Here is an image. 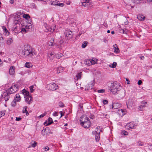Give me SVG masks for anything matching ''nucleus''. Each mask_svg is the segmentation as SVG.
I'll return each mask as SVG.
<instances>
[{
	"instance_id": "nucleus-42",
	"label": "nucleus",
	"mask_w": 152,
	"mask_h": 152,
	"mask_svg": "<svg viewBox=\"0 0 152 152\" xmlns=\"http://www.w3.org/2000/svg\"><path fill=\"white\" fill-rule=\"evenodd\" d=\"M100 126H98L96 127V131H97V133H100L101 132H102V130L100 129Z\"/></svg>"
},
{
	"instance_id": "nucleus-34",
	"label": "nucleus",
	"mask_w": 152,
	"mask_h": 152,
	"mask_svg": "<svg viewBox=\"0 0 152 152\" xmlns=\"http://www.w3.org/2000/svg\"><path fill=\"white\" fill-rule=\"evenodd\" d=\"M63 40H60V41L59 42V43L60 44L59 45H58L57 46V47H58V48H61L62 47V44H63Z\"/></svg>"
},
{
	"instance_id": "nucleus-13",
	"label": "nucleus",
	"mask_w": 152,
	"mask_h": 152,
	"mask_svg": "<svg viewBox=\"0 0 152 152\" xmlns=\"http://www.w3.org/2000/svg\"><path fill=\"white\" fill-rule=\"evenodd\" d=\"M48 60L51 61H52L54 58V56H55V55L54 53H50L48 54Z\"/></svg>"
},
{
	"instance_id": "nucleus-40",
	"label": "nucleus",
	"mask_w": 152,
	"mask_h": 152,
	"mask_svg": "<svg viewBox=\"0 0 152 152\" xmlns=\"http://www.w3.org/2000/svg\"><path fill=\"white\" fill-rule=\"evenodd\" d=\"M58 105L61 107H64L63 103L61 102H60L58 103Z\"/></svg>"
},
{
	"instance_id": "nucleus-30",
	"label": "nucleus",
	"mask_w": 152,
	"mask_h": 152,
	"mask_svg": "<svg viewBox=\"0 0 152 152\" xmlns=\"http://www.w3.org/2000/svg\"><path fill=\"white\" fill-rule=\"evenodd\" d=\"M13 41L12 38H9L7 40V44L8 45H10L12 43Z\"/></svg>"
},
{
	"instance_id": "nucleus-39",
	"label": "nucleus",
	"mask_w": 152,
	"mask_h": 152,
	"mask_svg": "<svg viewBox=\"0 0 152 152\" xmlns=\"http://www.w3.org/2000/svg\"><path fill=\"white\" fill-rule=\"evenodd\" d=\"M117 63L115 62H113V64L111 65L112 66H110V67L112 68H115L116 67V65H117Z\"/></svg>"
},
{
	"instance_id": "nucleus-2",
	"label": "nucleus",
	"mask_w": 152,
	"mask_h": 152,
	"mask_svg": "<svg viewBox=\"0 0 152 152\" xmlns=\"http://www.w3.org/2000/svg\"><path fill=\"white\" fill-rule=\"evenodd\" d=\"M81 118L82 119L80 120L81 124L84 128H88L91 126V123L89 121V118L86 115L82 116Z\"/></svg>"
},
{
	"instance_id": "nucleus-21",
	"label": "nucleus",
	"mask_w": 152,
	"mask_h": 152,
	"mask_svg": "<svg viewBox=\"0 0 152 152\" xmlns=\"http://www.w3.org/2000/svg\"><path fill=\"white\" fill-rule=\"evenodd\" d=\"M82 5L84 7H88L90 5L89 0H86L85 1L82 3Z\"/></svg>"
},
{
	"instance_id": "nucleus-63",
	"label": "nucleus",
	"mask_w": 152,
	"mask_h": 152,
	"mask_svg": "<svg viewBox=\"0 0 152 152\" xmlns=\"http://www.w3.org/2000/svg\"><path fill=\"white\" fill-rule=\"evenodd\" d=\"M46 131V129H43L42 130V133L43 135H45V131Z\"/></svg>"
},
{
	"instance_id": "nucleus-10",
	"label": "nucleus",
	"mask_w": 152,
	"mask_h": 152,
	"mask_svg": "<svg viewBox=\"0 0 152 152\" xmlns=\"http://www.w3.org/2000/svg\"><path fill=\"white\" fill-rule=\"evenodd\" d=\"M147 103V102L145 101L141 102V105L139 106L138 109L140 111H142L144 108L146 107L145 104H146Z\"/></svg>"
},
{
	"instance_id": "nucleus-22",
	"label": "nucleus",
	"mask_w": 152,
	"mask_h": 152,
	"mask_svg": "<svg viewBox=\"0 0 152 152\" xmlns=\"http://www.w3.org/2000/svg\"><path fill=\"white\" fill-rule=\"evenodd\" d=\"M81 75L82 72L78 73L76 75V77L74 78L75 80H77L79 79H80L81 78Z\"/></svg>"
},
{
	"instance_id": "nucleus-43",
	"label": "nucleus",
	"mask_w": 152,
	"mask_h": 152,
	"mask_svg": "<svg viewBox=\"0 0 152 152\" xmlns=\"http://www.w3.org/2000/svg\"><path fill=\"white\" fill-rule=\"evenodd\" d=\"M100 126H98L96 127V131H97V133H100L101 132H102V130L100 129Z\"/></svg>"
},
{
	"instance_id": "nucleus-44",
	"label": "nucleus",
	"mask_w": 152,
	"mask_h": 152,
	"mask_svg": "<svg viewBox=\"0 0 152 152\" xmlns=\"http://www.w3.org/2000/svg\"><path fill=\"white\" fill-rule=\"evenodd\" d=\"M134 3L136 4L139 3L141 1V0H132Z\"/></svg>"
},
{
	"instance_id": "nucleus-54",
	"label": "nucleus",
	"mask_w": 152,
	"mask_h": 152,
	"mask_svg": "<svg viewBox=\"0 0 152 152\" xmlns=\"http://www.w3.org/2000/svg\"><path fill=\"white\" fill-rule=\"evenodd\" d=\"M53 115L54 116H56L58 115V113L57 112H55L53 113Z\"/></svg>"
},
{
	"instance_id": "nucleus-45",
	"label": "nucleus",
	"mask_w": 152,
	"mask_h": 152,
	"mask_svg": "<svg viewBox=\"0 0 152 152\" xmlns=\"http://www.w3.org/2000/svg\"><path fill=\"white\" fill-rule=\"evenodd\" d=\"M34 87V86H32L30 87V90L31 92H33L34 91V89H33Z\"/></svg>"
},
{
	"instance_id": "nucleus-57",
	"label": "nucleus",
	"mask_w": 152,
	"mask_h": 152,
	"mask_svg": "<svg viewBox=\"0 0 152 152\" xmlns=\"http://www.w3.org/2000/svg\"><path fill=\"white\" fill-rule=\"evenodd\" d=\"M91 64H94L95 63V61L94 60H91Z\"/></svg>"
},
{
	"instance_id": "nucleus-29",
	"label": "nucleus",
	"mask_w": 152,
	"mask_h": 152,
	"mask_svg": "<svg viewBox=\"0 0 152 152\" xmlns=\"http://www.w3.org/2000/svg\"><path fill=\"white\" fill-rule=\"evenodd\" d=\"M25 66L28 68H30L32 66V65L31 63L26 62L25 64Z\"/></svg>"
},
{
	"instance_id": "nucleus-35",
	"label": "nucleus",
	"mask_w": 152,
	"mask_h": 152,
	"mask_svg": "<svg viewBox=\"0 0 152 152\" xmlns=\"http://www.w3.org/2000/svg\"><path fill=\"white\" fill-rule=\"evenodd\" d=\"M88 42L87 41H84L83 42V44L82 45V47L83 48H85L87 46Z\"/></svg>"
},
{
	"instance_id": "nucleus-51",
	"label": "nucleus",
	"mask_w": 152,
	"mask_h": 152,
	"mask_svg": "<svg viewBox=\"0 0 152 152\" xmlns=\"http://www.w3.org/2000/svg\"><path fill=\"white\" fill-rule=\"evenodd\" d=\"M47 114L46 113H44L43 114H41L39 116V117L40 118H42L46 115Z\"/></svg>"
},
{
	"instance_id": "nucleus-26",
	"label": "nucleus",
	"mask_w": 152,
	"mask_h": 152,
	"mask_svg": "<svg viewBox=\"0 0 152 152\" xmlns=\"http://www.w3.org/2000/svg\"><path fill=\"white\" fill-rule=\"evenodd\" d=\"M2 28L3 29V31H4V33L5 34V35L7 36L9 35L10 33L8 31L6 27L4 26H2Z\"/></svg>"
},
{
	"instance_id": "nucleus-15",
	"label": "nucleus",
	"mask_w": 152,
	"mask_h": 152,
	"mask_svg": "<svg viewBox=\"0 0 152 152\" xmlns=\"http://www.w3.org/2000/svg\"><path fill=\"white\" fill-rule=\"evenodd\" d=\"M93 134H94L95 135V138L96 141H97L99 140L100 139L99 133H97V131H96L94 132L93 131L92 132Z\"/></svg>"
},
{
	"instance_id": "nucleus-62",
	"label": "nucleus",
	"mask_w": 152,
	"mask_h": 152,
	"mask_svg": "<svg viewBox=\"0 0 152 152\" xmlns=\"http://www.w3.org/2000/svg\"><path fill=\"white\" fill-rule=\"evenodd\" d=\"M21 118L20 117H16V121H20Z\"/></svg>"
},
{
	"instance_id": "nucleus-7",
	"label": "nucleus",
	"mask_w": 152,
	"mask_h": 152,
	"mask_svg": "<svg viewBox=\"0 0 152 152\" xmlns=\"http://www.w3.org/2000/svg\"><path fill=\"white\" fill-rule=\"evenodd\" d=\"M13 30L15 33L18 34L19 32H20L21 28L20 27V24L18 23H17L13 27Z\"/></svg>"
},
{
	"instance_id": "nucleus-46",
	"label": "nucleus",
	"mask_w": 152,
	"mask_h": 152,
	"mask_svg": "<svg viewBox=\"0 0 152 152\" xmlns=\"http://www.w3.org/2000/svg\"><path fill=\"white\" fill-rule=\"evenodd\" d=\"M5 115V113L4 111H1L0 112V118L1 117Z\"/></svg>"
},
{
	"instance_id": "nucleus-33",
	"label": "nucleus",
	"mask_w": 152,
	"mask_h": 152,
	"mask_svg": "<svg viewBox=\"0 0 152 152\" xmlns=\"http://www.w3.org/2000/svg\"><path fill=\"white\" fill-rule=\"evenodd\" d=\"M63 56V54L60 53H59L55 55V57L56 58L59 59Z\"/></svg>"
},
{
	"instance_id": "nucleus-12",
	"label": "nucleus",
	"mask_w": 152,
	"mask_h": 152,
	"mask_svg": "<svg viewBox=\"0 0 152 152\" xmlns=\"http://www.w3.org/2000/svg\"><path fill=\"white\" fill-rule=\"evenodd\" d=\"M25 102H26L28 104H29L32 103L33 100L31 96L26 97H25Z\"/></svg>"
},
{
	"instance_id": "nucleus-19",
	"label": "nucleus",
	"mask_w": 152,
	"mask_h": 152,
	"mask_svg": "<svg viewBox=\"0 0 152 152\" xmlns=\"http://www.w3.org/2000/svg\"><path fill=\"white\" fill-rule=\"evenodd\" d=\"M15 67L13 66H11L9 70V74L11 75H13L15 73Z\"/></svg>"
},
{
	"instance_id": "nucleus-56",
	"label": "nucleus",
	"mask_w": 152,
	"mask_h": 152,
	"mask_svg": "<svg viewBox=\"0 0 152 152\" xmlns=\"http://www.w3.org/2000/svg\"><path fill=\"white\" fill-rule=\"evenodd\" d=\"M71 3V2L69 0H66V3L67 5H69Z\"/></svg>"
},
{
	"instance_id": "nucleus-58",
	"label": "nucleus",
	"mask_w": 152,
	"mask_h": 152,
	"mask_svg": "<svg viewBox=\"0 0 152 152\" xmlns=\"http://www.w3.org/2000/svg\"><path fill=\"white\" fill-rule=\"evenodd\" d=\"M49 149V148L48 146L45 147L44 148V150L45 151H48Z\"/></svg>"
},
{
	"instance_id": "nucleus-8",
	"label": "nucleus",
	"mask_w": 152,
	"mask_h": 152,
	"mask_svg": "<svg viewBox=\"0 0 152 152\" xmlns=\"http://www.w3.org/2000/svg\"><path fill=\"white\" fill-rule=\"evenodd\" d=\"M66 37L67 38V39H71L73 37V33L72 31L69 30H66L65 32Z\"/></svg>"
},
{
	"instance_id": "nucleus-38",
	"label": "nucleus",
	"mask_w": 152,
	"mask_h": 152,
	"mask_svg": "<svg viewBox=\"0 0 152 152\" xmlns=\"http://www.w3.org/2000/svg\"><path fill=\"white\" fill-rule=\"evenodd\" d=\"M16 101L14 100L11 103V105L12 107H15L16 104Z\"/></svg>"
},
{
	"instance_id": "nucleus-3",
	"label": "nucleus",
	"mask_w": 152,
	"mask_h": 152,
	"mask_svg": "<svg viewBox=\"0 0 152 152\" xmlns=\"http://www.w3.org/2000/svg\"><path fill=\"white\" fill-rule=\"evenodd\" d=\"M24 55L26 56L32 57L35 53L29 46H25L24 50Z\"/></svg>"
},
{
	"instance_id": "nucleus-16",
	"label": "nucleus",
	"mask_w": 152,
	"mask_h": 152,
	"mask_svg": "<svg viewBox=\"0 0 152 152\" xmlns=\"http://www.w3.org/2000/svg\"><path fill=\"white\" fill-rule=\"evenodd\" d=\"M121 106L118 103H114L112 105V109H117L120 107Z\"/></svg>"
},
{
	"instance_id": "nucleus-4",
	"label": "nucleus",
	"mask_w": 152,
	"mask_h": 152,
	"mask_svg": "<svg viewBox=\"0 0 152 152\" xmlns=\"http://www.w3.org/2000/svg\"><path fill=\"white\" fill-rule=\"evenodd\" d=\"M19 87V86L18 84L14 85L8 89V92L10 94L15 93L18 91Z\"/></svg>"
},
{
	"instance_id": "nucleus-23",
	"label": "nucleus",
	"mask_w": 152,
	"mask_h": 152,
	"mask_svg": "<svg viewBox=\"0 0 152 152\" xmlns=\"http://www.w3.org/2000/svg\"><path fill=\"white\" fill-rule=\"evenodd\" d=\"M37 144V143L34 141L32 140L31 141L30 145H29V148L31 147L34 148L35 147Z\"/></svg>"
},
{
	"instance_id": "nucleus-50",
	"label": "nucleus",
	"mask_w": 152,
	"mask_h": 152,
	"mask_svg": "<svg viewBox=\"0 0 152 152\" xmlns=\"http://www.w3.org/2000/svg\"><path fill=\"white\" fill-rule=\"evenodd\" d=\"M104 92L105 90L103 89L99 90H98V92L99 93H104Z\"/></svg>"
},
{
	"instance_id": "nucleus-64",
	"label": "nucleus",
	"mask_w": 152,
	"mask_h": 152,
	"mask_svg": "<svg viewBox=\"0 0 152 152\" xmlns=\"http://www.w3.org/2000/svg\"><path fill=\"white\" fill-rule=\"evenodd\" d=\"M149 148L151 150H152V144L151 145H150L148 146Z\"/></svg>"
},
{
	"instance_id": "nucleus-5",
	"label": "nucleus",
	"mask_w": 152,
	"mask_h": 152,
	"mask_svg": "<svg viewBox=\"0 0 152 152\" xmlns=\"http://www.w3.org/2000/svg\"><path fill=\"white\" fill-rule=\"evenodd\" d=\"M47 88L50 90L55 91L58 88V86L54 83H52L48 84Z\"/></svg>"
},
{
	"instance_id": "nucleus-41",
	"label": "nucleus",
	"mask_w": 152,
	"mask_h": 152,
	"mask_svg": "<svg viewBox=\"0 0 152 152\" xmlns=\"http://www.w3.org/2000/svg\"><path fill=\"white\" fill-rule=\"evenodd\" d=\"M100 126H98L96 127V131H97V133H100L101 132H102V130L100 129Z\"/></svg>"
},
{
	"instance_id": "nucleus-28",
	"label": "nucleus",
	"mask_w": 152,
	"mask_h": 152,
	"mask_svg": "<svg viewBox=\"0 0 152 152\" xmlns=\"http://www.w3.org/2000/svg\"><path fill=\"white\" fill-rule=\"evenodd\" d=\"M44 26L46 28V29H45L44 30L46 32H48L50 31L49 29L50 27L47 24H44Z\"/></svg>"
},
{
	"instance_id": "nucleus-61",
	"label": "nucleus",
	"mask_w": 152,
	"mask_h": 152,
	"mask_svg": "<svg viewBox=\"0 0 152 152\" xmlns=\"http://www.w3.org/2000/svg\"><path fill=\"white\" fill-rule=\"evenodd\" d=\"M127 32V31H126V29H123V33L124 34H126Z\"/></svg>"
},
{
	"instance_id": "nucleus-59",
	"label": "nucleus",
	"mask_w": 152,
	"mask_h": 152,
	"mask_svg": "<svg viewBox=\"0 0 152 152\" xmlns=\"http://www.w3.org/2000/svg\"><path fill=\"white\" fill-rule=\"evenodd\" d=\"M124 20L125 21V22H124L125 24L126 25L128 23V21L126 19V18H125L124 19Z\"/></svg>"
},
{
	"instance_id": "nucleus-53",
	"label": "nucleus",
	"mask_w": 152,
	"mask_h": 152,
	"mask_svg": "<svg viewBox=\"0 0 152 152\" xmlns=\"http://www.w3.org/2000/svg\"><path fill=\"white\" fill-rule=\"evenodd\" d=\"M103 102L104 104H107L108 101L106 100H104L103 101Z\"/></svg>"
},
{
	"instance_id": "nucleus-25",
	"label": "nucleus",
	"mask_w": 152,
	"mask_h": 152,
	"mask_svg": "<svg viewBox=\"0 0 152 152\" xmlns=\"http://www.w3.org/2000/svg\"><path fill=\"white\" fill-rule=\"evenodd\" d=\"M27 106H25L24 107L22 111L23 113H26V115H29V113L27 110Z\"/></svg>"
},
{
	"instance_id": "nucleus-47",
	"label": "nucleus",
	"mask_w": 152,
	"mask_h": 152,
	"mask_svg": "<svg viewBox=\"0 0 152 152\" xmlns=\"http://www.w3.org/2000/svg\"><path fill=\"white\" fill-rule=\"evenodd\" d=\"M58 2L56 1H53L52 3H51V4L54 5H57Z\"/></svg>"
},
{
	"instance_id": "nucleus-60",
	"label": "nucleus",
	"mask_w": 152,
	"mask_h": 152,
	"mask_svg": "<svg viewBox=\"0 0 152 152\" xmlns=\"http://www.w3.org/2000/svg\"><path fill=\"white\" fill-rule=\"evenodd\" d=\"M142 83V81L140 80H139L138 82V84L139 85H140Z\"/></svg>"
},
{
	"instance_id": "nucleus-49",
	"label": "nucleus",
	"mask_w": 152,
	"mask_h": 152,
	"mask_svg": "<svg viewBox=\"0 0 152 152\" xmlns=\"http://www.w3.org/2000/svg\"><path fill=\"white\" fill-rule=\"evenodd\" d=\"M86 64L88 66H90L91 64V60H87L86 61Z\"/></svg>"
},
{
	"instance_id": "nucleus-20",
	"label": "nucleus",
	"mask_w": 152,
	"mask_h": 152,
	"mask_svg": "<svg viewBox=\"0 0 152 152\" xmlns=\"http://www.w3.org/2000/svg\"><path fill=\"white\" fill-rule=\"evenodd\" d=\"M113 48H114L115 50L114 52L115 53H118L120 52V50L119 48H118L117 45L116 44H115L113 45Z\"/></svg>"
},
{
	"instance_id": "nucleus-6",
	"label": "nucleus",
	"mask_w": 152,
	"mask_h": 152,
	"mask_svg": "<svg viewBox=\"0 0 152 152\" xmlns=\"http://www.w3.org/2000/svg\"><path fill=\"white\" fill-rule=\"evenodd\" d=\"M119 99H121L124 97L125 95V91L123 88L118 89L116 93Z\"/></svg>"
},
{
	"instance_id": "nucleus-52",
	"label": "nucleus",
	"mask_w": 152,
	"mask_h": 152,
	"mask_svg": "<svg viewBox=\"0 0 152 152\" xmlns=\"http://www.w3.org/2000/svg\"><path fill=\"white\" fill-rule=\"evenodd\" d=\"M57 6H58L60 7H63L64 6V4L62 3H58L57 4Z\"/></svg>"
},
{
	"instance_id": "nucleus-1",
	"label": "nucleus",
	"mask_w": 152,
	"mask_h": 152,
	"mask_svg": "<svg viewBox=\"0 0 152 152\" xmlns=\"http://www.w3.org/2000/svg\"><path fill=\"white\" fill-rule=\"evenodd\" d=\"M107 85L108 89L110 90L113 94H116L118 89L121 88L119 83L117 82L113 83L110 82L108 83Z\"/></svg>"
},
{
	"instance_id": "nucleus-9",
	"label": "nucleus",
	"mask_w": 152,
	"mask_h": 152,
	"mask_svg": "<svg viewBox=\"0 0 152 152\" xmlns=\"http://www.w3.org/2000/svg\"><path fill=\"white\" fill-rule=\"evenodd\" d=\"M10 94L8 92V91H7V93H4L2 94H1L2 97L4 98V99L6 102L8 101L9 99L10 98Z\"/></svg>"
},
{
	"instance_id": "nucleus-31",
	"label": "nucleus",
	"mask_w": 152,
	"mask_h": 152,
	"mask_svg": "<svg viewBox=\"0 0 152 152\" xmlns=\"http://www.w3.org/2000/svg\"><path fill=\"white\" fill-rule=\"evenodd\" d=\"M48 123L46 125H50L53 123V121L52 118H49L48 119Z\"/></svg>"
},
{
	"instance_id": "nucleus-55",
	"label": "nucleus",
	"mask_w": 152,
	"mask_h": 152,
	"mask_svg": "<svg viewBox=\"0 0 152 152\" xmlns=\"http://www.w3.org/2000/svg\"><path fill=\"white\" fill-rule=\"evenodd\" d=\"M137 144H138V145H139V146H141L143 145V144L142 143V142H138Z\"/></svg>"
},
{
	"instance_id": "nucleus-24",
	"label": "nucleus",
	"mask_w": 152,
	"mask_h": 152,
	"mask_svg": "<svg viewBox=\"0 0 152 152\" xmlns=\"http://www.w3.org/2000/svg\"><path fill=\"white\" fill-rule=\"evenodd\" d=\"M21 98L20 95L18 94H16L15 96L14 100L17 102H19L20 101Z\"/></svg>"
},
{
	"instance_id": "nucleus-36",
	"label": "nucleus",
	"mask_w": 152,
	"mask_h": 152,
	"mask_svg": "<svg viewBox=\"0 0 152 152\" xmlns=\"http://www.w3.org/2000/svg\"><path fill=\"white\" fill-rule=\"evenodd\" d=\"M22 32L23 34H25L27 32V31L25 28H21L20 32Z\"/></svg>"
},
{
	"instance_id": "nucleus-14",
	"label": "nucleus",
	"mask_w": 152,
	"mask_h": 152,
	"mask_svg": "<svg viewBox=\"0 0 152 152\" xmlns=\"http://www.w3.org/2000/svg\"><path fill=\"white\" fill-rule=\"evenodd\" d=\"M21 92L22 94H23L24 98L27 96H31V95H30L29 92L26 91L25 89H23L22 90Z\"/></svg>"
},
{
	"instance_id": "nucleus-37",
	"label": "nucleus",
	"mask_w": 152,
	"mask_h": 152,
	"mask_svg": "<svg viewBox=\"0 0 152 152\" xmlns=\"http://www.w3.org/2000/svg\"><path fill=\"white\" fill-rule=\"evenodd\" d=\"M23 18L26 19H27L28 18H30V17L28 14H24L23 15Z\"/></svg>"
},
{
	"instance_id": "nucleus-32",
	"label": "nucleus",
	"mask_w": 152,
	"mask_h": 152,
	"mask_svg": "<svg viewBox=\"0 0 152 152\" xmlns=\"http://www.w3.org/2000/svg\"><path fill=\"white\" fill-rule=\"evenodd\" d=\"M55 28L56 26L55 25H53V26L50 27V28L49 29L50 31L53 32L55 29Z\"/></svg>"
},
{
	"instance_id": "nucleus-17",
	"label": "nucleus",
	"mask_w": 152,
	"mask_h": 152,
	"mask_svg": "<svg viewBox=\"0 0 152 152\" xmlns=\"http://www.w3.org/2000/svg\"><path fill=\"white\" fill-rule=\"evenodd\" d=\"M54 39L52 37L48 43V45L49 46H53L56 45V43L54 42Z\"/></svg>"
},
{
	"instance_id": "nucleus-27",
	"label": "nucleus",
	"mask_w": 152,
	"mask_h": 152,
	"mask_svg": "<svg viewBox=\"0 0 152 152\" xmlns=\"http://www.w3.org/2000/svg\"><path fill=\"white\" fill-rule=\"evenodd\" d=\"M137 18L139 20L143 21L144 20L145 17H144L142 15H139L137 16Z\"/></svg>"
},
{
	"instance_id": "nucleus-48",
	"label": "nucleus",
	"mask_w": 152,
	"mask_h": 152,
	"mask_svg": "<svg viewBox=\"0 0 152 152\" xmlns=\"http://www.w3.org/2000/svg\"><path fill=\"white\" fill-rule=\"evenodd\" d=\"M122 133L124 135H127L128 134V133L125 130H123L122 132Z\"/></svg>"
},
{
	"instance_id": "nucleus-11",
	"label": "nucleus",
	"mask_w": 152,
	"mask_h": 152,
	"mask_svg": "<svg viewBox=\"0 0 152 152\" xmlns=\"http://www.w3.org/2000/svg\"><path fill=\"white\" fill-rule=\"evenodd\" d=\"M94 85L92 82H91L88 84L86 86L85 89L89 90L91 89L93 87Z\"/></svg>"
},
{
	"instance_id": "nucleus-18",
	"label": "nucleus",
	"mask_w": 152,
	"mask_h": 152,
	"mask_svg": "<svg viewBox=\"0 0 152 152\" xmlns=\"http://www.w3.org/2000/svg\"><path fill=\"white\" fill-rule=\"evenodd\" d=\"M135 126V125L134 124V123L131 122L129 123V126H127V129H134Z\"/></svg>"
}]
</instances>
